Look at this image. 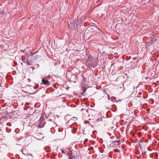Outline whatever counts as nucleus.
<instances>
[{
	"mask_svg": "<svg viewBox=\"0 0 159 159\" xmlns=\"http://www.w3.org/2000/svg\"><path fill=\"white\" fill-rule=\"evenodd\" d=\"M92 64V62H90V61L87 62V60H86V65L88 66V67L90 66Z\"/></svg>",
	"mask_w": 159,
	"mask_h": 159,
	"instance_id": "8",
	"label": "nucleus"
},
{
	"mask_svg": "<svg viewBox=\"0 0 159 159\" xmlns=\"http://www.w3.org/2000/svg\"><path fill=\"white\" fill-rule=\"evenodd\" d=\"M77 22L78 21L74 20L72 23H70V24L68 25V27L71 29H74L76 27V22Z\"/></svg>",
	"mask_w": 159,
	"mask_h": 159,
	"instance_id": "3",
	"label": "nucleus"
},
{
	"mask_svg": "<svg viewBox=\"0 0 159 159\" xmlns=\"http://www.w3.org/2000/svg\"><path fill=\"white\" fill-rule=\"evenodd\" d=\"M115 152H119V150H117V151H115Z\"/></svg>",
	"mask_w": 159,
	"mask_h": 159,
	"instance_id": "15",
	"label": "nucleus"
},
{
	"mask_svg": "<svg viewBox=\"0 0 159 159\" xmlns=\"http://www.w3.org/2000/svg\"><path fill=\"white\" fill-rule=\"evenodd\" d=\"M43 83L44 85H46L48 84L49 81L48 80H45L44 78H43L42 80Z\"/></svg>",
	"mask_w": 159,
	"mask_h": 159,
	"instance_id": "7",
	"label": "nucleus"
},
{
	"mask_svg": "<svg viewBox=\"0 0 159 159\" xmlns=\"http://www.w3.org/2000/svg\"><path fill=\"white\" fill-rule=\"evenodd\" d=\"M69 159H76V157L74 156H73L72 157H68Z\"/></svg>",
	"mask_w": 159,
	"mask_h": 159,
	"instance_id": "9",
	"label": "nucleus"
},
{
	"mask_svg": "<svg viewBox=\"0 0 159 159\" xmlns=\"http://www.w3.org/2000/svg\"><path fill=\"white\" fill-rule=\"evenodd\" d=\"M43 126H42L41 125V123H40L39 125H38V127L39 128H41L42 127H43Z\"/></svg>",
	"mask_w": 159,
	"mask_h": 159,
	"instance_id": "11",
	"label": "nucleus"
},
{
	"mask_svg": "<svg viewBox=\"0 0 159 159\" xmlns=\"http://www.w3.org/2000/svg\"><path fill=\"white\" fill-rule=\"evenodd\" d=\"M61 151L62 153H65L63 149H61Z\"/></svg>",
	"mask_w": 159,
	"mask_h": 159,
	"instance_id": "14",
	"label": "nucleus"
},
{
	"mask_svg": "<svg viewBox=\"0 0 159 159\" xmlns=\"http://www.w3.org/2000/svg\"><path fill=\"white\" fill-rule=\"evenodd\" d=\"M98 115H96L95 112L93 111H92L91 113L89 115L88 118L89 121H91L93 120L94 118L96 117H97Z\"/></svg>",
	"mask_w": 159,
	"mask_h": 159,
	"instance_id": "1",
	"label": "nucleus"
},
{
	"mask_svg": "<svg viewBox=\"0 0 159 159\" xmlns=\"http://www.w3.org/2000/svg\"><path fill=\"white\" fill-rule=\"evenodd\" d=\"M81 21H80V22L79 21H78L77 22H76V26H78V25H79L80 24V23L81 22Z\"/></svg>",
	"mask_w": 159,
	"mask_h": 159,
	"instance_id": "12",
	"label": "nucleus"
},
{
	"mask_svg": "<svg viewBox=\"0 0 159 159\" xmlns=\"http://www.w3.org/2000/svg\"><path fill=\"white\" fill-rule=\"evenodd\" d=\"M89 121H88V120H85L84 121V123L85 124H87L88 123H89Z\"/></svg>",
	"mask_w": 159,
	"mask_h": 159,
	"instance_id": "13",
	"label": "nucleus"
},
{
	"mask_svg": "<svg viewBox=\"0 0 159 159\" xmlns=\"http://www.w3.org/2000/svg\"><path fill=\"white\" fill-rule=\"evenodd\" d=\"M140 137V135H139V137Z\"/></svg>",
	"mask_w": 159,
	"mask_h": 159,
	"instance_id": "17",
	"label": "nucleus"
},
{
	"mask_svg": "<svg viewBox=\"0 0 159 159\" xmlns=\"http://www.w3.org/2000/svg\"><path fill=\"white\" fill-rule=\"evenodd\" d=\"M26 63H27L28 65V66H30V65H32V64H31V62H30L27 60V62H26Z\"/></svg>",
	"mask_w": 159,
	"mask_h": 159,
	"instance_id": "10",
	"label": "nucleus"
},
{
	"mask_svg": "<svg viewBox=\"0 0 159 159\" xmlns=\"http://www.w3.org/2000/svg\"><path fill=\"white\" fill-rule=\"evenodd\" d=\"M86 80L85 78H84L82 81V86L84 88L87 87V85L85 83Z\"/></svg>",
	"mask_w": 159,
	"mask_h": 159,
	"instance_id": "4",
	"label": "nucleus"
},
{
	"mask_svg": "<svg viewBox=\"0 0 159 159\" xmlns=\"http://www.w3.org/2000/svg\"><path fill=\"white\" fill-rule=\"evenodd\" d=\"M99 121V120L98 118V116H97V117H96L94 119L92 120V121H89V124L91 125H96L97 124V123Z\"/></svg>",
	"mask_w": 159,
	"mask_h": 159,
	"instance_id": "2",
	"label": "nucleus"
},
{
	"mask_svg": "<svg viewBox=\"0 0 159 159\" xmlns=\"http://www.w3.org/2000/svg\"><path fill=\"white\" fill-rule=\"evenodd\" d=\"M113 144L114 145L113 147H119L120 145L118 142H114V143H113Z\"/></svg>",
	"mask_w": 159,
	"mask_h": 159,
	"instance_id": "5",
	"label": "nucleus"
},
{
	"mask_svg": "<svg viewBox=\"0 0 159 159\" xmlns=\"http://www.w3.org/2000/svg\"><path fill=\"white\" fill-rule=\"evenodd\" d=\"M93 58L92 57L90 56L87 59V62H89V61H90V62L93 63Z\"/></svg>",
	"mask_w": 159,
	"mask_h": 159,
	"instance_id": "6",
	"label": "nucleus"
},
{
	"mask_svg": "<svg viewBox=\"0 0 159 159\" xmlns=\"http://www.w3.org/2000/svg\"><path fill=\"white\" fill-rule=\"evenodd\" d=\"M140 137V135H139V137Z\"/></svg>",
	"mask_w": 159,
	"mask_h": 159,
	"instance_id": "18",
	"label": "nucleus"
},
{
	"mask_svg": "<svg viewBox=\"0 0 159 159\" xmlns=\"http://www.w3.org/2000/svg\"><path fill=\"white\" fill-rule=\"evenodd\" d=\"M122 88V87H120V88L121 89Z\"/></svg>",
	"mask_w": 159,
	"mask_h": 159,
	"instance_id": "16",
	"label": "nucleus"
}]
</instances>
